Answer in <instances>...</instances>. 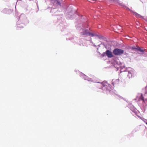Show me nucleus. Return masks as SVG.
<instances>
[{
	"label": "nucleus",
	"mask_w": 147,
	"mask_h": 147,
	"mask_svg": "<svg viewBox=\"0 0 147 147\" xmlns=\"http://www.w3.org/2000/svg\"><path fill=\"white\" fill-rule=\"evenodd\" d=\"M112 84L113 86L116 85L117 84H118L119 82V79H113L112 80Z\"/></svg>",
	"instance_id": "nucleus-9"
},
{
	"label": "nucleus",
	"mask_w": 147,
	"mask_h": 147,
	"mask_svg": "<svg viewBox=\"0 0 147 147\" xmlns=\"http://www.w3.org/2000/svg\"><path fill=\"white\" fill-rule=\"evenodd\" d=\"M145 94H147V86L146 87L145 89Z\"/></svg>",
	"instance_id": "nucleus-15"
},
{
	"label": "nucleus",
	"mask_w": 147,
	"mask_h": 147,
	"mask_svg": "<svg viewBox=\"0 0 147 147\" xmlns=\"http://www.w3.org/2000/svg\"><path fill=\"white\" fill-rule=\"evenodd\" d=\"M142 100L143 101H144V98L143 97H142Z\"/></svg>",
	"instance_id": "nucleus-18"
},
{
	"label": "nucleus",
	"mask_w": 147,
	"mask_h": 147,
	"mask_svg": "<svg viewBox=\"0 0 147 147\" xmlns=\"http://www.w3.org/2000/svg\"><path fill=\"white\" fill-rule=\"evenodd\" d=\"M103 54L104 55L103 56H104L105 55H106L109 58H111L113 57L112 52L109 50L106 51L105 52L103 53Z\"/></svg>",
	"instance_id": "nucleus-6"
},
{
	"label": "nucleus",
	"mask_w": 147,
	"mask_h": 147,
	"mask_svg": "<svg viewBox=\"0 0 147 147\" xmlns=\"http://www.w3.org/2000/svg\"><path fill=\"white\" fill-rule=\"evenodd\" d=\"M58 20L57 21V23L58 24H59V27L60 29H61V30L62 31V28H63V22H62V21L60 20V19H59L58 18Z\"/></svg>",
	"instance_id": "nucleus-8"
},
{
	"label": "nucleus",
	"mask_w": 147,
	"mask_h": 147,
	"mask_svg": "<svg viewBox=\"0 0 147 147\" xmlns=\"http://www.w3.org/2000/svg\"><path fill=\"white\" fill-rule=\"evenodd\" d=\"M75 72H76L77 74H80V76H81L82 75V72L78 70H75Z\"/></svg>",
	"instance_id": "nucleus-11"
},
{
	"label": "nucleus",
	"mask_w": 147,
	"mask_h": 147,
	"mask_svg": "<svg viewBox=\"0 0 147 147\" xmlns=\"http://www.w3.org/2000/svg\"><path fill=\"white\" fill-rule=\"evenodd\" d=\"M146 124H147V123H146Z\"/></svg>",
	"instance_id": "nucleus-23"
},
{
	"label": "nucleus",
	"mask_w": 147,
	"mask_h": 147,
	"mask_svg": "<svg viewBox=\"0 0 147 147\" xmlns=\"http://www.w3.org/2000/svg\"><path fill=\"white\" fill-rule=\"evenodd\" d=\"M78 18H77L76 21L75 22V27L76 29L80 32V34L81 35H83V22L82 16H78Z\"/></svg>",
	"instance_id": "nucleus-2"
},
{
	"label": "nucleus",
	"mask_w": 147,
	"mask_h": 147,
	"mask_svg": "<svg viewBox=\"0 0 147 147\" xmlns=\"http://www.w3.org/2000/svg\"><path fill=\"white\" fill-rule=\"evenodd\" d=\"M109 85L106 82L104 81L101 83H100V86L101 87V88L103 90L107 91L108 89V86Z\"/></svg>",
	"instance_id": "nucleus-4"
},
{
	"label": "nucleus",
	"mask_w": 147,
	"mask_h": 147,
	"mask_svg": "<svg viewBox=\"0 0 147 147\" xmlns=\"http://www.w3.org/2000/svg\"><path fill=\"white\" fill-rule=\"evenodd\" d=\"M115 1V2H116V3H118V4H121V3H119V2H118V1H117H117Z\"/></svg>",
	"instance_id": "nucleus-17"
},
{
	"label": "nucleus",
	"mask_w": 147,
	"mask_h": 147,
	"mask_svg": "<svg viewBox=\"0 0 147 147\" xmlns=\"http://www.w3.org/2000/svg\"><path fill=\"white\" fill-rule=\"evenodd\" d=\"M90 29L89 28H87L84 30V31H83V37H87L88 36H93L94 34L92 33H90L89 32V30Z\"/></svg>",
	"instance_id": "nucleus-5"
},
{
	"label": "nucleus",
	"mask_w": 147,
	"mask_h": 147,
	"mask_svg": "<svg viewBox=\"0 0 147 147\" xmlns=\"http://www.w3.org/2000/svg\"><path fill=\"white\" fill-rule=\"evenodd\" d=\"M83 76H85V75H84V74H83Z\"/></svg>",
	"instance_id": "nucleus-20"
},
{
	"label": "nucleus",
	"mask_w": 147,
	"mask_h": 147,
	"mask_svg": "<svg viewBox=\"0 0 147 147\" xmlns=\"http://www.w3.org/2000/svg\"><path fill=\"white\" fill-rule=\"evenodd\" d=\"M137 49L142 52H143L144 51V50L143 49H141L140 48H139V49Z\"/></svg>",
	"instance_id": "nucleus-12"
},
{
	"label": "nucleus",
	"mask_w": 147,
	"mask_h": 147,
	"mask_svg": "<svg viewBox=\"0 0 147 147\" xmlns=\"http://www.w3.org/2000/svg\"><path fill=\"white\" fill-rule=\"evenodd\" d=\"M135 16H136L137 17H141V16L139 15V14L137 13H136L135 14Z\"/></svg>",
	"instance_id": "nucleus-16"
},
{
	"label": "nucleus",
	"mask_w": 147,
	"mask_h": 147,
	"mask_svg": "<svg viewBox=\"0 0 147 147\" xmlns=\"http://www.w3.org/2000/svg\"><path fill=\"white\" fill-rule=\"evenodd\" d=\"M1 12L3 13L9 14L12 12V11L11 9L5 8Z\"/></svg>",
	"instance_id": "nucleus-7"
},
{
	"label": "nucleus",
	"mask_w": 147,
	"mask_h": 147,
	"mask_svg": "<svg viewBox=\"0 0 147 147\" xmlns=\"http://www.w3.org/2000/svg\"><path fill=\"white\" fill-rule=\"evenodd\" d=\"M29 23L25 15L21 14L17 22V26L18 28H23L25 25Z\"/></svg>",
	"instance_id": "nucleus-1"
},
{
	"label": "nucleus",
	"mask_w": 147,
	"mask_h": 147,
	"mask_svg": "<svg viewBox=\"0 0 147 147\" xmlns=\"http://www.w3.org/2000/svg\"><path fill=\"white\" fill-rule=\"evenodd\" d=\"M83 76H85V75H84V74H83Z\"/></svg>",
	"instance_id": "nucleus-21"
},
{
	"label": "nucleus",
	"mask_w": 147,
	"mask_h": 147,
	"mask_svg": "<svg viewBox=\"0 0 147 147\" xmlns=\"http://www.w3.org/2000/svg\"><path fill=\"white\" fill-rule=\"evenodd\" d=\"M83 76H85V75H84V74H83Z\"/></svg>",
	"instance_id": "nucleus-22"
},
{
	"label": "nucleus",
	"mask_w": 147,
	"mask_h": 147,
	"mask_svg": "<svg viewBox=\"0 0 147 147\" xmlns=\"http://www.w3.org/2000/svg\"><path fill=\"white\" fill-rule=\"evenodd\" d=\"M78 44L80 45L81 46L83 44V41L82 39V38L79 39L78 41L77 42Z\"/></svg>",
	"instance_id": "nucleus-10"
},
{
	"label": "nucleus",
	"mask_w": 147,
	"mask_h": 147,
	"mask_svg": "<svg viewBox=\"0 0 147 147\" xmlns=\"http://www.w3.org/2000/svg\"><path fill=\"white\" fill-rule=\"evenodd\" d=\"M137 129L138 131L141 130L142 129V127H141V126L140 125V126L138 127H137Z\"/></svg>",
	"instance_id": "nucleus-14"
},
{
	"label": "nucleus",
	"mask_w": 147,
	"mask_h": 147,
	"mask_svg": "<svg viewBox=\"0 0 147 147\" xmlns=\"http://www.w3.org/2000/svg\"><path fill=\"white\" fill-rule=\"evenodd\" d=\"M55 3H56V4H57V5H61V3L58 1H57L55 2Z\"/></svg>",
	"instance_id": "nucleus-13"
},
{
	"label": "nucleus",
	"mask_w": 147,
	"mask_h": 147,
	"mask_svg": "<svg viewBox=\"0 0 147 147\" xmlns=\"http://www.w3.org/2000/svg\"><path fill=\"white\" fill-rule=\"evenodd\" d=\"M113 53L115 55H120L124 53V51L120 49L116 48L113 50Z\"/></svg>",
	"instance_id": "nucleus-3"
},
{
	"label": "nucleus",
	"mask_w": 147,
	"mask_h": 147,
	"mask_svg": "<svg viewBox=\"0 0 147 147\" xmlns=\"http://www.w3.org/2000/svg\"><path fill=\"white\" fill-rule=\"evenodd\" d=\"M72 39L71 38H70V39H69L68 40H72Z\"/></svg>",
	"instance_id": "nucleus-19"
}]
</instances>
